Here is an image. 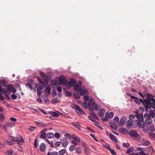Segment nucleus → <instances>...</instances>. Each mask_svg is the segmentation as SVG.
<instances>
[{"label": "nucleus", "instance_id": "f257e3e1", "mask_svg": "<svg viewBox=\"0 0 155 155\" xmlns=\"http://www.w3.org/2000/svg\"><path fill=\"white\" fill-rule=\"evenodd\" d=\"M147 95L145 99L142 100L137 97L134 101L137 104H140L141 102L147 111L148 109H150L151 107L155 109V100L154 99L153 96L149 94Z\"/></svg>", "mask_w": 155, "mask_h": 155}, {"label": "nucleus", "instance_id": "f03ea898", "mask_svg": "<svg viewBox=\"0 0 155 155\" xmlns=\"http://www.w3.org/2000/svg\"><path fill=\"white\" fill-rule=\"evenodd\" d=\"M147 115L146 114H144L143 116L142 115H140L139 114L135 115V117L137 119L136 120L138 122L137 124L139 128H143L144 127L145 124L148 125L152 123V120L149 117H147Z\"/></svg>", "mask_w": 155, "mask_h": 155}, {"label": "nucleus", "instance_id": "7ed1b4c3", "mask_svg": "<svg viewBox=\"0 0 155 155\" xmlns=\"http://www.w3.org/2000/svg\"><path fill=\"white\" fill-rule=\"evenodd\" d=\"M83 106L86 109H88L90 111H92L94 110H98L97 104L95 103L92 99H90L87 104L84 102L82 104Z\"/></svg>", "mask_w": 155, "mask_h": 155}, {"label": "nucleus", "instance_id": "20e7f679", "mask_svg": "<svg viewBox=\"0 0 155 155\" xmlns=\"http://www.w3.org/2000/svg\"><path fill=\"white\" fill-rule=\"evenodd\" d=\"M82 84V82L79 81L78 82V84L74 85V89L75 91H78L80 93V95H83L84 94H87L88 91L87 90H84L81 87Z\"/></svg>", "mask_w": 155, "mask_h": 155}, {"label": "nucleus", "instance_id": "39448f33", "mask_svg": "<svg viewBox=\"0 0 155 155\" xmlns=\"http://www.w3.org/2000/svg\"><path fill=\"white\" fill-rule=\"evenodd\" d=\"M113 116L114 114L112 112H110L109 114L106 113L105 114V117L102 119V120L104 122L108 121L110 119L113 117Z\"/></svg>", "mask_w": 155, "mask_h": 155}, {"label": "nucleus", "instance_id": "423d86ee", "mask_svg": "<svg viewBox=\"0 0 155 155\" xmlns=\"http://www.w3.org/2000/svg\"><path fill=\"white\" fill-rule=\"evenodd\" d=\"M129 134L132 139H135L138 136V134L137 131L134 130L128 132Z\"/></svg>", "mask_w": 155, "mask_h": 155}, {"label": "nucleus", "instance_id": "0eeeda50", "mask_svg": "<svg viewBox=\"0 0 155 155\" xmlns=\"http://www.w3.org/2000/svg\"><path fill=\"white\" fill-rule=\"evenodd\" d=\"M72 107L76 110V112L77 113H80L81 114H84L85 112L78 105L74 104L72 105Z\"/></svg>", "mask_w": 155, "mask_h": 155}, {"label": "nucleus", "instance_id": "6e6552de", "mask_svg": "<svg viewBox=\"0 0 155 155\" xmlns=\"http://www.w3.org/2000/svg\"><path fill=\"white\" fill-rule=\"evenodd\" d=\"M59 84L62 85H65L68 87L67 85H69L68 81L64 78H60L59 79Z\"/></svg>", "mask_w": 155, "mask_h": 155}, {"label": "nucleus", "instance_id": "1a4fd4ad", "mask_svg": "<svg viewBox=\"0 0 155 155\" xmlns=\"http://www.w3.org/2000/svg\"><path fill=\"white\" fill-rule=\"evenodd\" d=\"M127 119V117H126L124 116L122 117L118 123V126L120 127L123 126L125 124Z\"/></svg>", "mask_w": 155, "mask_h": 155}, {"label": "nucleus", "instance_id": "9d476101", "mask_svg": "<svg viewBox=\"0 0 155 155\" xmlns=\"http://www.w3.org/2000/svg\"><path fill=\"white\" fill-rule=\"evenodd\" d=\"M61 143L64 147H66L68 143L67 139L65 137L62 138L61 139Z\"/></svg>", "mask_w": 155, "mask_h": 155}, {"label": "nucleus", "instance_id": "9b49d317", "mask_svg": "<svg viewBox=\"0 0 155 155\" xmlns=\"http://www.w3.org/2000/svg\"><path fill=\"white\" fill-rule=\"evenodd\" d=\"M76 83V81L74 79H71L69 82H68L69 85H67L68 87H70L74 86Z\"/></svg>", "mask_w": 155, "mask_h": 155}, {"label": "nucleus", "instance_id": "f8f14e48", "mask_svg": "<svg viewBox=\"0 0 155 155\" xmlns=\"http://www.w3.org/2000/svg\"><path fill=\"white\" fill-rule=\"evenodd\" d=\"M16 141L19 144H21L24 142V140L21 136H18L17 137V140Z\"/></svg>", "mask_w": 155, "mask_h": 155}, {"label": "nucleus", "instance_id": "ddd939ff", "mask_svg": "<svg viewBox=\"0 0 155 155\" xmlns=\"http://www.w3.org/2000/svg\"><path fill=\"white\" fill-rule=\"evenodd\" d=\"M46 148V146L44 143H41L39 146V149L42 152H44Z\"/></svg>", "mask_w": 155, "mask_h": 155}, {"label": "nucleus", "instance_id": "4468645a", "mask_svg": "<svg viewBox=\"0 0 155 155\" xmlns=\"http://www.w3.org/2000/svg\"><path fill=\"white\" fill-rule=\"evenodd\" d=\"M35 123L38 126L41 127H46L49 125V124H44L43 123H39L37 121L35 122Z\"/></svg>", "mask_w": 155, "mask_h": 155}, {"label": "nucleus", "instance_id": "2eb2a0df", "mask_svg": "<svg viewBox=\"0 0 155 155\" xmlns=\"http://www.w3.org/2000/svg\"><path fill=\"white\" fill-rule=\"evenodd\" d=\"M149 113L148 114L146 113L145 114H146L147 115H146L147 117L148 116L149 117H152L153 118L155 116V114L153 113V112L151 110H149Z\"/></svg>", "mask_w": 155, "mask_h": 155}, {"label": "nucleus", "instance_id": "dca6fc26", "mask_svg": "<svg viewBox=\"0 0 155 155\" xmlns=\"http://www.w3.org/2000/svg\"><path fill=\"white\" fill-rule=\"evenodd\" d=\"M119 132L123 134H126L128 132L126 129L122 128L119 130Z\"/></svg>", "mask_w": 155, "mask_h": 155}, {"label": "nucleus", "instance_id": "f3484780", "mask_svg": "<svg viewBox=\"0 0 155 155\" xmlns=\"http://www.w3.org/2000/svg\"><path fill=\"white\" fill-rule=\"evenodd\" d=\"M105 112V110L104 109H101L98 113L97 115L99 116L102 117L104 116Z\"/></svg>", "mask_w": 155, "mask_h": 155}, {"label": "nucleus", "instance_id": "a211bd4d", "mask_svg": "<svg viewBox=\"0 0 155 155\" xmlns=\"http://www.w3.org/2000/svg\"><path fill=\"white\" fill-rule=\"evenodd\" d=\"M133 121L130 120H128L126 123V125L127 128H130L132 126Z\"/></svg>", "mask_w": 155, "mask_h": 155}, {"label": "nucleus", "instance_id": "6ab92c4d", "mask_svg": "<svg viewBox=\"0 0 155 155\" xmlns=\"http://www.w3.org/2000/svg\"><path fill=\"white\" fill-rule=\"evenodd\" d=\"M110 138L114 142H117V140L113 134H109Z\"/></svg>", "mask_w": 155, "mask_h": 155}, {"label": "nucleus", "instance_id": "aec40b11", "mask_svg": "<svg viewBox=\"0 0 155 155\" xmlns=\"http://www.w3.org/2000/svg\"><path fill=\"white\" fill-rule=\"evenodd\" d=\"M49 114H51L53 116L55 117H58L59 114H61V113L59 112L58 113H56L54 112H49Z\"/></svg>", "mask_w": 155, "mask_h": 155}, {"label": "nucleus", "instance_id": "412c9836", "mask_svg": "<svg viewBox=\"0 0 155 155\" xmlns=\"http://www.w3.org/2000/svg\"><path fill=\"white\" fill-rule=\"evenodd\" d=\"M148 151L151 155H152L154 152V149L151 146H150L148 148Z\"/></svg>", "mask_w": 155, "mask_h": 155}, {"label": "nucleus", "instance_id": "4be33fe9", "mask_svg": "<svg viewBox=\"0 0 155 155\" xmlns=\"http://www.w3.org/2000/svg\"><path fill=\"white\" fill-rule=\"evenodd\" d=\"M7 127L12 128L15 126V124L12 122H7L6 123Z\"/></svg>", "mask_w": 155, "mask_h": 155}, {"label": "nucleus", "instance_id": "5701e85b", "mask_svg": "<svg viewBox=\"0 0 155 155\" xmlns=\"http://www.w3.org/2000/svg\"><path fill=\"white\" fill-rule=\"evenodd\" d=\"M51 89L49 87H46L45 89V92L46 94L50 95V94Z\"/></svg>", "mask_w": 155, "mask_h": 155}, {"label": "nucleus", "instance_id": "b1692460", "mask_svg": "<svg viewBox=\"0 0 155 155\" xmlns=\"http://www.w3.org/2000/svg\"><path fill=\"white\" fill-rule=\"evenodd\" d=\"M134 150V148L132 147L128 149L126 151V153L127 154H130V153L132 152Z\"/></svg>", "mask_w": 155, "mask_h": 155}, {"label": "nucleus", "instance_id": "393cba45", "mask_svg": "<svg viewBox=\"0 0 155 155\" xmlns=\"http://www.w3.org/2000/svg\"><path fill=\"white\" fill-rule=\"evenodd\" d=\"M7 90L9 92H11V90L13 88V86L11 84H9L6 87Z\"/></svg>", "mask_w": 155, "mask_h": 155}, {"label": "nucleus", "instance_id": "a878e982", "mask_svg": "<svg viewBox=\"0 0 155 155\" xmlns=\"http://www.w3.org/2000/svg\"><path fill=\"white\" fill-rule=\"evenodd\" d=\"M66 152V150L65 149H62L58 152V154L59 155H63Z\"/></svg>", "mask_w": 155, "mask_h": 155}, {"label": "nucleus", "instance_id": "bb28decb", "mask_svg": "<svg viewBox=\"0 0 155 155\" xmlns=\"http://www.w3.org/2000/svg\"><path fill=\"white\" fill-rule=\"evenodd\" d=\"M72 137L73 139L74 140L78 142H80V139L78 137H74V135H72Z\"/></svg>", "mask_w": 155, "mask_h": 155}, {"label": "nucleus", "instance_id": "cd10ccee", "mask_svg": "<svg viewBox=\"0 0 155 155\" xmlns=\"http://www.w3.org/2000/svg\"><path fill=\"white\" fill-rule=\"evenodd\" d=\"M54 136V134L51 132H49L47 134V137L49 138H53Z\"/></svg>", "mask_w": 155, "mask_h": 155}, {"label": "nucleus", "instance_id": "c85d7f7f", "mask_svg": "<svg viewBox=\"0 0 155 155\" xmlns=\"http://www.w3.org/2000/svg\"><path fill=\"white\" fill-rule=\"evenodd\" d=\"M75 152L77 153L80 154L81 152V149L80 147H77L75 149Z\"/></svg>", "mask_w": 155, "mask_h": 155}, {"label": "nucleus", "instance_id": "c756f323", "mask_svg": "<svg viewBox=\"0 0 155 155\" xmlns=\"http://www.w3.org/2000/svg\"><path fill=\"white\" fill-rule=\"evenodd\" d=\"M59 102V101L58 98H56L52 100V102L53 104H55Z\"/></svg>", "mask_w": 155, "mask_h": 155}, {"label": "nucleus", "instance_id": "7c9ffc66", "mask_svg": "<svg viewBox=\"0 0 155 155\" xmlns=\"http://www.w3.org/2000/svg\"><path fill=\"white\" fill-rule=\"evenodd\" d=\"M39 85V87L37 88L39 90H41L44 89V84L43 83L42 84H41Z\"/></svg>", "mask_w": 155, "mask_h": 155}, {"label": "nucleus", "instance_id": "2f4dec72", "mask_svg": "<svg viewBox=\"0 0 155 155\" xmlns=\"http://www.w3.org/2000/svg\"><path fill=\"white\" fill-rule=\"evenodd\" d=\"M5 117L2 114H0V119L2 121H3L5 120Z\"/></svg>", "mask_w": 155, "mask_h": 155}, {"label": "nucleus", "instance_id": "473e14b6", "mask_svg": "<svg viewBox=\"0 0 155 155\" xmlns=\"http://www.w3.org/2000/svg\"><path fill=\"white\" fill-rule=\"evenodd\" d=\"M74 97L77 99H79L80 98V96L78 93H75L74 94Z\"/></svg>", "mask_w": 155, "mask_h": 155}, {"label": "nucleus", "instance_id": "72a5a7b5", "mask_svg": "<svg viewBox=\"0 0 155 155\" xmlns=\"http://www.w3.org/2000/svg\"><path fill=\"white\" fill-rule=\"evenodd\" d=\"M41 134L40 135V137L41 138L44 139L46 137V134L45 133H41Z\"/></svg>", "mask_w": 155, "mask_h": 155}, {"label": "nucleus", "instance_id": "f704fd0d", "mask_svg": "<svg viewBox=\"0 0 155 155\" xmlns=\"http://www.w3.org/2000/svg\"><path fill=\"white\" fill-rule=\"evenodd\" d=\"M37 94L38 97H40L42 94V91L41 90L37 89Z\"/></svg>", "mask_w": 155, "mask_h": 155}, {"label": "nucleus", "instance_id": "c9c22d12", "mask_svg": "<svg viewBox=\"0 0 155 155\" xmlns=\"http://www.w3.org/2000/svg\"><path fill=\"white\" fill-rule=\"evenodd\" d=\"M130 145L128 143H124L123 144V146L124 147L128 148Z\"/></svg>", "mask_w": 155, "mask_h": 155}, {"label": "nucleus", "instance_id": "e433bc0d", "mask_svg": "<svg viewBox=\"0 0 155 155\" xmlns=\"http://www.w3.org/2000/svg\"><path fill=\"white\" fill-rule=\"evenodd\" d=\"M75 145H71L69 148V150L71 151H72L74 150L75 148Z\"/></svg>", "mask_w": 155, "mask_h": 155}, {"label": "nucleus", "instance_id": "4c0bfd02", "mask_svg": "<svg viewBox=\"0 0 155 155\" xmlns=\"http://www.w3.org/2000/svg\"><path fill=\"white\" fill-rule=\"evenodd\" d=\"M110 126L111 127L113 128L114 129H116L117 127V125L116 124L114 125L113 123H110Z\"/></svg>", "mask_w": 155, "mask_h": 155}, {"label": "nucleus", "instance_id": "58836bf2", "mask_svg": "<svg viewBox=\"0 0 155 155\" xmlns=\"http://www.w3.org/2000/svg\"><path fill=\"white\" fill-rule=\"evenodd\" d=\"M84 94H85L84 97V99L86 101H87L89 99V97L88 96V93L87 94H86V93L84 94Z\"/></svg>", "mask_w": 155, "mask_h": 155}, {"label": "nucleus", "instance_id": "ea45409f", "mask_svg": "<svg viewBox=\"0 0 155 155\" xmlns=\"http://www.w3.org/2000/svg\"><path fill=\"white\" fill-rule=\"evenodd\" d=\"M149 130L151 131H154V126L153 125L150 126L149 127Z\"/></svg>", "mask_w": 155, "mask_h": 155}, {"label": "nucleus", "instance_id": "a19ab883", "mask_svg": "<svg viewBox=\"0 0 155 155\" xmlns=\"http://www.w3.org/2000/svg\"><path fill=\"white\" fill-rule=\"evenodd\" d=\"M36 128L35 127L33 126H30L28 128V130L30 131H32Z\"/></svg>", "mask_w": 155, "mask_h": 155}, {"label": "nucleus", "instance_id": "79ce46f5", "mask_svg": "<svg viewBox=\"0 0 155 155\" xmlns=\"http://www.w3.org/2000/svg\"><path fill=\"white\" fill-rule=\"evenodd\" d=\"M84 151L85 152V153L87 155H88L89 152V151L88 148L87 147L85 148Z\"/></svg>", "mask_w": 155, "mask_h": 155}, {"label": "nucleus", "instance_id": "37998d69", "mask_svg": "<svg viewBox=\"0 0 155 155\" xmlns=\"http://www.w3.org/2000/svg\"><path fill=\"white\" fill-rule=\"evenodd\" d=\"M37 139H36L34 142V147L35 148H37L38 147V143H37Z\"/></svg>", "mask_w": 155, "mask_h": 155}, {"label": "nucleus", "instance_id": "c03bdc74", "mask_svg": "<svg viewBox=\"0 0 155 155\" xmlns=\"http://www.w3.org/2000/svg\"><path fill=\"white\" fill-rule=\"evenodd\" d=\"M110 151L113 155H116V152L112 149H110L109 150Z\"/></svg>", "mask_w": 155, "mask_h": 155}, {"label": "nucleus", "instance_id": "a18cd8bd", "mask_svg": "<svg viewBox=\"0 0 155 155\" xmlns=\"http://www.w3.org/2000/svg\"><path fill=\"white\" fill-rule=\"evenodd\" d=\"M7 127L6 126V125L5 124V125H3L2 127V128L3 129L4 131L5 132H6L7 131Z\"/></svg>", "mask_w": 155, "mask_h": 155}, {"label": "nucleus", "instance_id": "49530a36", "mask_svg": "<svg viewBox=\"0 0 155 155\" xmlns=\"http://www.w3.org/2000/svg\"><path fill=\"white\" fill-rule=\"evenodd\" d=\"M50 155H58V153L56 151H52L51 153L50 152Z\"/></svg>", "mask_w": 155, "mask_h": 155}, {"label": "nucleus", "instance_id": "de8ad7c7", "mask_svg": "<svg viewBox=\"0 0 155 155\" xmlns=\"http://www.w3.org/2000/svg\"><path fill=\"white\" fill-rule=\"evenodd\" d=\"M54 136L56 138H59L60 137V134L58 133H56L54 135Z\"/></svg>", "mask_w": 155, "mask_h": 155}, {"label": "nucleus", "instance_id": "09e8293b", "mask_svg": "<svg viewBox=\"0 0 155 155\" xmlns=\"http://www.w3.org/2000/svg\"><path fill=\"white\" fill-rule=\"evenodd\" d=\"M13 152V151L11 149L8 150L7 151V153L8 155H12Z\"/></svg>", "mask_w": 155, "mask_h": 155}, {"label": "nucleus", "instance_id": "8fccbe9b", "mask_svg": "<svg viewBox=\"0 0 155 155\" xmlns=\"http://www.w3.org/2000/svg\"><path fill=\"white\" fill-rule=\"evenodd\" d=\"M5 143L7 144H8L9 145H11L13 144V143L11 141H9L8 140H5Z\"/></svg>", "mask_w": 155, "mask_h": 155}, {"label": "nucleus", "instance_id": "3c124183", "mask_svg": "<svg viewBox=\"0 0 155 155\" xmlns=\"http://www.w3.org/2000/svg\"><path fill=\"white\" fill-rule=\"evenodd\" d=\"M114 122H119V119L118 117H115L114 119Z\"/></svg>", "mask_w": 155, "mask_h": 155}, {"label": "nucleus", "instance_id": "603ef678", "mask_svg": "<svg viewBox=\"0 0 155 155\" xmlns=\"http://www.w3.org/2000/svg\"><path fill=\"white\" fill-rule=\"evenodd\" d=\"M149 135L155 138V134L152 133H148Z\"/></svg>", "mask_w": 155, "mask_h": 155}, {"label": "nucleus", "instance_id": "864d4df0", "mask_svg": "<svg viewBox=\"0 0 155 155\" xmlns=\"http://www.w3.org/2000/svg\"><path fill=\"white\" fill-rule=\"evenodd\" d=\"M71 125L76 127H78V124L74 123H72Z\"/></svg>", "mask_w": 155, "mask_h": 155}, {"label": "nucleus", "instance_id": "5fc2aeb1", "mask_svg": "<svg viewBox=\"0 0 155 155\" xmlns=\"http://www.w3.org/2000/svg\"><path fill=\"white\" fill-rule=\"evenodd\" d=\"M61 143V141L60 142L57 141V142H55V145L56 147H58V146H59L60 145Z\"/></svg>", "mask_w": 155, "mask_h": 155}, {"label": "nucleus", "instance_id": "6e6d98bb", "mask_svg": "<svg viewBox=\"0 0 155 155\" xmlns=\"http://www.w3.org/2000/svg\"><path fill=\"white\" fill-rule=\"evenodd\" d=\"M81 145L84 147H87V145L86 143H85L84 142H83L81 143Z\"/></svg>", "mask_w": 155, "mask_h": 155}, {"label": "nucleus", "instance_id": "4d7b16f0", "mask_svg": "<svg viewBox=\"0 0 155 155\" xmlns=\"http://www.w3.org/2000/svg\"><path fill=\"white\" fill-rule=\"evenodd\" d=\"M11 97L13 99H17V96L15 94H12L11 95Z\"/></svg>", "mask_w": 155, "mask_h": 155}, {"label": "nucleus", "instance_id": "13d9d810", "mask_svg": "<svg viewBox=\"0 0 155 155\" xmlns=\"http://www.w3.org/2000/svg\"><path fill=\"white\" fill-rule=\"evenodd\" d=\"M10 120L13 121H16L17 120V119L14 117H11L10 118Z\"/></svg>", "mask_w": 155, "mask_h": 155}, {"label": "nucleus", "instance_id": "bf43d9fd", "mask_svg": "<svg viewBox=\"0 0 155 155\" xmlns=\"http://www.w3.org/2000/svg\"><path fill=\"white\" fill-rule=\"evenodd\" d=\"M64 137H67L68 138H70L71 137V136L69 134H65Z\"/></svg>", "mask_w": 155, "mask_h": 155}, {"label": "nucleus", "instance_id": "052dcab7", "mask_svg": "<svg viewBox=\"0 0 155 155\" xmlns=\"http://www.w3.org/2000/svg\"><path fill=\"white\" fill-rule=\"evenodd\" d=\"M140 155H147V154L145 153L143 151H141L139 153Z\"/></svg>", "mask_w": 155, "mask_h": 155}, {"label": "nucleus", "instance_id": "680f3d73", "mask_svg": "<svg viewBox=\"0 0 155 155\" xmlns=\"http://www.w3.org/2000/svg\"><path fill=\"white\" fill-rule=\"evenodd\" d=\"M150 144V142L148 141L144 142L143 143V145L144 146H147Z\"/></svg>", "mask_w": 155, "mask_h": 155}, {"label": "nucleus", "instance_id": "e2e57ef3", "mask_svg": "<svg viewBox=\"0 0 155 155\" xmlns=\"http://www.w3.org/2000/svg\"><path fill=\"white\" fill-rule=\"evenodd\" d=\"M71 92H67L66 93V95L68 97H70L71 95Z\"/></svg>", "mask_w": 155, "mask_h": 155}, {"label": "nucleus", "instance_id": "0e129e2a", "mask_svg": "<svg viewBox=\"0 0 155 155\" xmlns=\"http://www.w3.org/2000/svg\"><path fill=\"white\" fill-rule=\"evenodd\" d=\"M71 142L72 144H74L73 145H75V147L77 144V142H76V141H74V140H72Z\"/></svg>", "mask_w": 155, "mask_h": 155}, {"label": "nucleus", "instance_id": "69168bd1", "mask_svg": "<svg viewBox=\"0 0 155 155\" xmlns=\"http://www.w3.org/2000/svg\"><path fill=\"white\" fill-rule=\"evenodd\" d=\"M57 91L59 92H61L62 91V88L61 87H59L57 89Z\"/></svg>", "mask_w": 155, "mask_h": 155}, {"label": "nucleus", "instance_id": "338daca9", "mask_svg": "<svg viewBox=\"0 0 155 155\" xmlns=\"http://www.w3.org/2000/svg\"><path fill=\"white\" fill-rule=\"evenodd\" d=\"M38 81L39 82V84H42L44 82H43L39 78H38Z\"/></svg>", "mask_w": 155, "mask_h": 155}, {"label": "nucleus", "instance_id": "774afa93", "mask_svg": "<svg viewBox=\"0 0 155 155\" xmlns=\"http://www.w3.org/2000/svg\"><path fill=\"white\" fill-rule=\"evenodd\" d=\"M128 155H139V154L138 153H133L129 154Z\"/></svg>", "mask_w": 155, "mask_h": 155}]
</instances>
